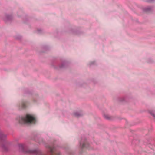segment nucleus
Here are the masks:
<instances>
[{
  "label": "nucleus",
  "instance_id": "nucleus-10",
  "mask_svg": "<svg viewBox=\"0 0 155 155\" xmlns=\"http://www.w3.org/2000/svg\"><path fill=\"white\" fill-rule=\"evenodd\" d=\"M153 8L149 6L145 8H143V11L147 12H152Z\"/></svg>",
  "mask_w": 155,
  "mask_h": 155
},
{
  "label": "nucleus",
  "instance_id": "nucleus-18",
  "mask_svg": "<svg viewBox=\"0 0 155 155\" xmlns=\"http://www.w3.org/2000/svg\"><path fill=\"white\" fill-rule=\"evenodd\" d=\"M155 1V0H147V2H152Z\"/></svg>",
  "mask_w": 155,
  "mask_h": 155
},
{
  "label": "nucleus",
  "instance_id": "nucleus-20",
  "mask_svg": "<svg viewBox=\"0 0 155 155\" xmlns=\"http://www.w3.org/2000/svg\"><path fill=\"white\" fill-rule=\"evenodd\" d=\"M72 32L73 33H74V34L75 33L73 31H72Z\"/></svg>",
  "mask_w": 155,
  "mask_h": 155
},
{
  "label": "nucleus",
  "instance_id": "nucleus-12",
  "mask_svg": "<svg viewBox=\"0 0 155 155\" xmlns=\"http://www.w3.org/2000/svg\"><path fill=\"white\" fill-rule=\"evenodd\" d=\"M149 112L150 114L155 119V110H150Z\"/></svg>",
  "mask_w": 155,
  "mask_h": 155
},
{
  "label": "nucleus",
  "instance_id": "nucleus-15",
  "mask_svg": "<svg viewBox=\"0 0 155 155\" xmlns=\"http://www.w3.org/2000/svg\"><path fill=\"white\" fill-rule=\"evenodd\" d=\"M42 30L41 29H38L37 30V33L38 34L41 33L42 32Z\"/></svg>",
  "mask_w": 155,
  "mask_h": 155
},
{
  "label": "nucleus",
  "instance_id": "nucleus-2",
  "mask_svg": "<svg viewBox=\"0 0 155 155\" xmlns=\"http://www.w3.org/2000/svg\"><path fill=\"white\" fill-rule=\"evenodd\" d=\"M18 146L20 150L25 153L30 154L32 155H41L40 152L41 151L38 149L31 150L25 148L24 147L23 145L21 144H19Z\"/></svg>",
  "mask_w": 155,
  "mask_h": 155
},
{
  "label": "nucleus",
  "instance_id": "nucleus-7",
  "mask_svg": "<svg viewBox=\"0 0 155 155\" xmlns=\"http://www.w3.org/2000/svg\"><path fill=\"white\" fill-rule=\"evenodd\" d=\"M13 18V16L11 15L6 14L5 15L3 19L4 21L7 22L8 21L11 20Z\"/></svg>",
  "mask_w": 155,
  "mask_h": 155
},
{
  "label": "nucleus",
  "instance_id": "nucleus-21",
  "mask_svg": "<svg viewBox=\"0 0 155 155\" xmlns=\"http://www.w3.org/2000/svg\"><path fill=\"white\" fill-rule=\"evenodd\" d=\"M34 101H36L35 100V99L34 98Z\"/></svg>",
  "mask_w": 155,
  "mask_h": 155
},
{
  "label": "nucleus",
  "instance_id": "nucleus-1",
  "mask_svg": "<svg viewBox=\"0 0 155 155\" xmlns=\"http://www.w3.org/2000/svg\"><path fill=\"white\" fill-rule=\"evenodd\" d=\"M18 122L21 124H29L35 123V118L32 115L28 114L24 117H19L17 118Z\"/></svg>",
  "mask_w": 155,
  "mask_h": 155
},
{
  "label": "nucleus",
  "instance_id": "nucleus-19",
  "mask_svg": "<svg viewBox=\"0 0 155 155\" xmlns=\"http://www.w3.org/2000/svg\"><path fill=\"white\" fill-rule=\"evenodd\" d=\"M71 153V151H70V150H69V151H67V153H68V154L69 155H70V154H71V153Z\"/></svg>",
  "mask_w": 155,
  "mask_h": 155
},
{
  "label": "nucleus",
  "instance_id": "nucleus-16",
  "mask_svg": "<svg viewBox=\"0 0 155 155\" xmlns=\"http://www.w3.org/2000/svg\"><path fill=\"white\" fill-rule=\"evenodd\" d=\"M21 37L20 35H18L15 37V38L18 39H21Z\"/></svg>",
  "mask_w": 155,
  "mask_h": 155
},
{
  "label": "nucleus",
  "instance_id": "nucleus-17",
  "mask_svg": "<svg viewBox=\"0 0 155 155\" xmlns=\"http://www.w3.org/2000/svg\"><path fill=\"white\" fill-rule=\"evenodd\" d=\"M95 63V61H93L92 62H91L89 63V64L90 65H94V64Z\"/></svg>",
  "mask_w": 155,
  "mask_h": 155
},
{
  "label": "nucleus",
  "instance_id": "nucleus-8",
  "mask_svg": "<svg viewBox=\"0 0 155 155\" xmlns=\"http://www.w3.org/2000/svg\"><path fill=\"white\" fill-rule=\"evenodd\" d=\"M68 65V63L66 61H64L61 63V64L59 65L58 67L60 68H65Z\"/></svg>",
  "mask_w": 155,
  "mask_h": 155
},
{
  "label": "nucleus",
  "instance_id": "nucleus-6",
  "mask_svg": "<svg viewBox=\"0 0 155 155\" xmlns=\"http://www.w3.org/2000/svg\"><path fill=\"white\" fill-rule=\"evenodd\" d=\"M129 97H127L124 96L119 97L117 100L119 102L124 103L128 102L129 101Z\"/></svg>",
  "mask_w": 155,
  "mask_h": 155
},
{
  "label": "nucleus",
  "instance_id": "nucleus-4",
  "mask_svg": "<svg viewBox=\"0 0 155 155\" xmlns=\"http://www.w3.org/2000/svg\"><path fill=\"white\" fill-rule=\"evenodd\" d=\"M90 145L85 137H82L81 142L79 143V147L81 150L80 154L82 153L81 151L84 148H88Z\"/></svg>",
  "mask_w": 155,
  "mask_h": 155
},
{
  "label": "nucleus",
  "instance_id": "nucleus-14",
  "mask_svg": "<svg viewBox=\"0 0 155 155\" xmlns=\"http://www.w3.org/2000/svg\"><path fill=\"white\" fill-rule=\"evenodd\" d=\"M153 62V60L151 58H149L147 60V62L148 63H151Z\"/></svg>",
  "mask_w": 155,
  "mask_h": 155
},
{
  "label": "nucleus",
  "instance_id": "nucleus-3",
  "mask_svg": "<svg viewBox=\"0 0 155 155\" xmlns=\"http://www.w3.org/2000/svg\"><path fill=\"white\" fill-rule=\"evenodd\" d=\"M7 135L2 132H0V145L3 150L7 152L8 150V147L6 145Z\"/></svg>",
  "mask_w": 155,
  "mask_h": 155
},
{
  "label": "nucleus",
  "instance_id": "nucleus-11",
  "mask_svg": "<svg viewBox=\"0 0 155 155\" xmlns=\"http://www.w3.org/2000/svg\"><path fill=\"white\" fill-rule=\"evenodd\" d=\"M104 117L105 119L107 120H111L112 119V117L108 115L104 114Z\"/></svg>",
  "mask_w": 155,
  "mask_h": 155
},
{
  "label": "nucleus",
  "instance_id": "nucleus-5",
  "mask_svg": "<svg viewBox=\"0 0 155 155\" xmlns=\"http://www.w3.org/2000/svg\"><path fill=\"white\" fill-rule=\"evenodd\" d=\"M27 102L25 100H22L20 103L17 105L18 109L19 110L25 109L26 108V104Z\"/></svg>",
  "mask_w": 155,
  "mask_h": 155
},
{
  "label": "nucleus",
  "instance_id": "nucleus-13",
  "mask_svg": "<svg viewBox=\"0 0 155 155\" xmlns=\"http://www.w3.org/2000/svg\"><path fill=\"white\" fill-rule=\"evenodd\" d=\"M38 143H44V141L43 139L41 138H40L38 141Z\"/></svg>",
  "mask_w": 155,
  "mask_h": 155
},
{
  "label": "nucleus",
  "instance_id": "nucleus-9",
  "mask_svg": "<svg viewBox=\"0 0 155 155\" xmlns=\"http://www.w3.org/2000/svg\"><path fill=\"white\" fill-rule=\"evenodd\" d=\"M74 115L77 117H79L83 115V113L81 112H77L74 113Z\"/></svg>",
  "mask_w": 155,
  "mask_h": 155
}]
</instances>
